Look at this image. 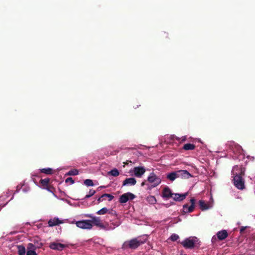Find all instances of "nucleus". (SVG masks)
Listing matches in <instances>:
<instances>
[{"label": "nucleus", "instance_id": "obj_1", "mask_svg": "<svg viewBox=\"0 0 255 255\" xmlns=\"http://www.w3.org/2000/svg\"><path fill=\"white\" fill-rule=\"evenodd\" d=\"M244 168L238 166H234L232 170L233 174L234 176V185L239 189L242 190L245 188L244 180L242 176L244 174Z\"/></svg>", "mask_w": 255, "mask_h": 255}, {"label": "nucleus", "instance_id": "obj_2", "mask_svg": "<svg viewBox=\"0 0 255 255\" xmlns=\"http://www.w3.org/2000/svg\"><path fill=\"white\" fill-rule=\"evenodd\" d=\"M147 240V236L146 235L132 239L128 241V248L135 250L140 245L146 243Z\"/></svg>", "mask_w": 255, "mask_h": 255}, {"label": "nucleus", "instance_id": "obj_3", "mask_svg": "<svg viewBox=\"0 0 255 255\" xmlns=\"http://www.w3.org/2000/svg\"><path fill=\"white\" fill-rule=\"evenodd\" d=\"M83 217L91 218V220H90L93 226H95L100 229L103 227V223L102 222L100 217L95 216L92 214H85L83 215Z\"/></svg>", "mask_w": 255, "mask_h": 255}, {"label": "nucleus", "instance_id": "obj_4", "mask_svg": "<svg viewBox=\"0 0 255 255\" xmlns=\"http://www.w3.org/2000/svg\"><path fill=\"white\" fill-rule=\"evenodd\" d=\"M197 241V238H189L182 241L181 244L185 249H192L195 247Z\"/></svg>", "mask_w": 255, "mask_h": 255}, {"label": "nucleus", "instance_id": "obj_5", "mask_svg": "<svg viewBox=\"0 0 255 255\" xmlns=\"http://www.w3.org/2000/svg\"><path fill=\"white\" fill-rule=\"evenodd\" d=\"M75 224L77 227L82 229L90 230L93 228L90 220L78 221L75 222Z\"/></svg>", "mask_w": 255, "mask_h": 255}, {"label": "nucleus", "instance_id": "obj_6", "mask_svg": "<svg viewBox=\"0 0 255 255\" xmlns=\"http://www.w3.org/2000/svg\"><path fill=\"white\" fill-rule=\"evenodd\" d=\"M146 169L143 166L134 167L132 169H130L129 172L134 175L136 177L141 178L145 173Z\"/></svg>", "mask_w": 255, "mask_h": 255}, {"label": "nucleus", "instance_id": "obj_7", "mask_svg": "<svg viewBox=\"0 0 255 255\" xmlns=\"http://www.w3.org/2000/svg\"><path fill=\"white\" fill-rule=\"evenodd\" d=\"M147 181L153 184V186H157L161 182V179L157 176L154 172L150 173L147 177Z\"/></svg>", "mask_w": 255, "mask_h": 255}, {"label": "nucleus", "instance_id": "obj_8", "mask_svg": "<svg viewBox=\"0 0 255 255\" xmlns=\"http://www.w3.org/2000/svg\"><path fill=\"white\" fill-rule=\"evenodd\" d=\"M120 225V223L119 222H116L115 223H107L105 224H103V227H101L100 229L104 230L105 231H111L113 230L116 227H118Z\"/></svg>", "mask_w": 255, "mask_h": 255}, {"label": "nucleus", "instance_id": "obj_9", "mask_svg": "<svg viewBox=\"0 0 255 255\" xmlns=\"http://www.w3.org/2000/svg\"><path fill=\"white\" fill-rule=\"evenodd\" d=\"M191 205L189 206L188 204H184L183 206V211L184 213H191L195 209L196 200L194 198L190 199Z\"/></svg>", "mask_w": 255, "mask_h": 255}, {"label": "nucleus", "instance_id": "obj_10", "mask_svg": "<svg viewBox=\"0 0 255 255\" xmlns=\"http://www.w3.org/2000/svg\"><path fill=\"white\" fill-rule=\"evenodd\" d=\"M62 223H63V221L59 219L58 217L51 218L48 222L49 227H53Z\"/></svg>", "mask_w": 255, "mask_h": 255}, {"label": "nucleus", "instance_id": "obj_11", "mask_svg": "<svg viewBox=\"0 0 255 255\" xmlns=\"http://www.w3.org/2000/svg\"><path fill=\"white\" fill-rule=\"evenodd\" d=\"M178 178H181L184 179H188L190 177H192V175L187 170H178L177 171Z\"/></svg>", "mask_w": 255, "mask_h": 255}, {"label": "nucleus", "instance_id": "obj_12", "mask_svg": "<svg viewBox=\"0 0 255 255\" xmlns=\"http://www.w3.org/2000/svg\"><path fill=\"white\" fill-rule=\"evenodd\" d=\"M173 195V193H172L170 189L166 186L163 189L162 191V197L164 198H169L170 197H172Z\"/></svg>", "mask_w": 255, "mask_h": 255}, {"label": "nucleus", "instance_id": "obj_13", "mask_svg": "<svg viewBox=\"0 0 255 255\" xmlns=\"http://www.w3.org/2000/svg\"><path fill=\"white\" fill-rule=\"evenodd\" d=\"M49 247L52 250L62 251L65 247V245L61 243L54 242L50 244Z\"/></svg>", "mask_w": 255, "mask_h": 255}, {"label": "nucleus", "instance_id": "obj_14", "mask_svg": "<svg viewBox=\"0 0 255 255\" xmlns=\"http://www.w3.org/2000/svg\"><path fill=\"white\" fill-rule=\"evenodd\" d=\"M187 195L188 193L184 194L173 193V198L176 201H182L186 198Z\"/></svg>", "mask_w": 255, "mask_h": 255}, {"label": "nucleus", "instance_id": "obj_15", "mask_svg": "<svg viewBox=\"0 0 255 255\" xmlns=\"http://www.w3.org/2000/svg\"><path fill=\"white\" fill-rule=\"evenodd\" d=\"M35 249V246L29 243L27 246V251L26 252V255H37L35 251H34Z\"/></svg>", "mask_w": 255, "mask_h": 255}, {"label": "nucleus", "instance_id": "obj_16", "mask_svg": "<svg viewBox=\"0 0 255 255\" xmlns=\"http://www.w3.org/2000/svg\"><path fill=\"white\" fill-rule=\"evenodd\" d=\"M217 236L219 240L222 241L228 236V234L226 230H222L217 233Z\"/></svg>", "mask_w": 255, "mask_h": 255}, {"label": "nucleus", "instance_id": "obj_17", "mask_svg": "<svg viewBox=\"0 0 255 255\" xmlns=\"http://www.w3.org/2000/svg\"><path fill=\"white\" fill-rule=\"evenodd\" d=\"M96 214L100 215H105L106 214H113V211L110 210L106 207H104L100 209V210L96 212Z\"/></svg>", "mask_w": 255, "mask_h": 255}, {"label": "nucleus", "instance_id": "obj_18", "mask_svg": "<svg viewBox=\"0 0 255 255\" xmlns=\"http://www.w3.org/2000/svg\"><path fill=\"white\" fill-rule=\"evenodd\" d=\"M167 178L168 179L170 180L171 181H174L175 179L178 178L177 172H172L169 173L167 175Z\"/></svg>", "mask_w": 255, "mask_h": 255}, {"label": "nucleus", "instance_id": "obj_19", "mask_svg": "<svg viewBox=\"0 0 255 255\" xmlns=\"http://www.w3.org/2000/svg\"><path fill=\"white\" fill-rule=\"evenodd\" d=\"M199 205L200 208L202 210H206L209 208V206L208 204L206 203L203 200H200L199 201Z\"/></svg>", "mask_w": 255, "mask_h": 255}, {"label": "nucleus", "instance_id": "obj_20", "mask_svg": "<svg viewBox=\"0 0 255 255\" xmlns=\"http://www.w3.org/2000/svg\"><path fill=\"white\" fill-rule=\"evenodd\" d=\"M196 146L194 144L186 143L185 144L183 147V149L185 150H192L195 149Z\"/></svg>", "mask_w": 255, "mask_h": 255}, {"label": "nucleus", "instance_id": "obj_21", "mask_svg": "<svg viewBox=\"0 0 255 255\" xmlns=\"http://www.w3.org/2000/svg\"><path fill=\"white\" fill-rule=\"evenodd\" d=\"M17 252L19 255H25V248L23 245L17 246Z\"/></svg>", "mask_w": 255, "mask_h": 255}, {"label": "nucleus", "instance_id": "obj_22", "mask_svg": "<svg viewBox=\"0 0 255 255\" xmlns=\"http://www.w3.org/2000/svg\"><path fill=\"white\" fill-rule=\"evenodd\" d=\"M120 203L123 204L128 202V193H124L119 198Z\"/></svg>", "mask_w": 255, "mask_h": 255}, {"label": "nucleus", "instance_id": "obj_23", "mask_svg": "<svg viewBox=\"0 0 255 255\" xmlns=\"http://www.w3.org/2000/svg\"><path fill=\"white\" fill-rule=\"evenodd\" d=\"M147 201L150 204H154L156 203V199L153 196H149L147 197Z\"/></svg>", "mask_w": 255, "mask_h": 255}, {"label": "nucleus", "instance_id": "obj_24", "mask_svg": "<svg viewBox=\"0 0 255 255\" xmlns=\"http://www.w3.org/2000/svg\"><path fill=\"white\" fill-rule=\"evenodd\" d=\"M40 171L42 173L46 174H51L52 172V169L51 168H45L40 169Z\"/></svg>", "mask_w": 255, "mask_h": 255}, {"label": "nucleus", "instance_id": "obj_25", "mask_svg": "<svg viewBox=\"0 0 255 255\" xmlns=\"http://www.w3.org/2000/svg\"><path fill=\"white\" fill-rule=\"evenodd\" d=\"M84 184L87 187H91L94 186V183L91 179H86L84 181Z\"/></svg>", "mask_w": 255, "mask_h": 255}, {"label": "nucleus", "instance_id": "obj_26", "mask_svg": "<svg viewBox=\"0 0 255 255\" xmlns=\"http://www.w3.org/2000/svg\"><path fill=\"white\" fill-rule=\"evenodd\" d=\"M79 171L77 169L70 170L67 173L68 175H77L78 174Z\"/></svg>", "mask_w": 255, "mask_h": 255}, {"label": "nucleus", "instance_id": "obj_27", "mask_svg": "<svg viewBox=\"0 0 255 255\" xmlns=\"http://www.w3.org/2000/svg\"><path fill=\"white\" fill-rule=\"evenodd\" d=\"M95 193H96V191L95 190H94L93 189H90L89 191V194H87L85 196L84 199H87V198L91 197L93 195H94Z\"/></svg>", "mask_w": 255, "mask_h": 255}, {"label": "nucleus", "instance_id": "obj_28", "mask_svg": "<svg viewBox=\"0 0 255 255\" xmlns=\"http://www.w3.org/2000/svg\"><path fill=\"white\" fill-rule=\"evenodd\" d=\"M21 188H22V186H21V185H20V184L17 186V187H16V190H15V191L13 193V194L12 195V197H11V199L9 200V201H10V200H11L12 199H13V198H14V194H16V193H18V192H19V190H20V189H21Z\"/></svg>", "mask_w": 255, "mask_h": 255}, {"label": "nucleus", "instance_id": "obj_29", "mask_svg": "<svg viewBox=\"0 0 255 255\" xmlns=\"http://www.w3.org/2000/svg\"><path fill=\"white\" fill-rule=\"evenodd\" d=\"M136 183V180L134 178H128V185H134Z\"/></svg>", "mask_w": 255, "mask_h": 255}, {"label": "nucleus", "instance_id": "obj_30", "mask_svg": "<svg viewBox=\"0 0 255 255\" xmlns=\"http://www.w3.org/2000/svg\"><path fill=\"white\" fill-rule=\"evenodd\" d=\"M110 173L114 176H117L119 174V171L117 169H114L110 171Z\"/></svg>", "mask_w": 255, "mask_h": 255}, {"label": "nucleus", "instance_id": "obj_31", "mask_svg": "<svg viewBox=\"0 0 255 255\" xmlns=\"http://www.w3.org/2000/svg\"><path fill=\"white\" fill-rule=\"evenodd\" d=\"M179 238V236L175 234H173L170 237V240L173 242L177 241Z\"/></svg>", "mask_w": 255, "mask_h": 255}, {"label": "nucleus", "instance_id": "obj_32", "mask_svg": "<svg viewBox=\"0 0 255 255\" xmlns=\"http://www.w3.org/2000/svg\"><path fill=\"white\" fill-rule=\"evenodd\" d=\"M49 181V179L48 178H45V179H41L40 183L43 186H47Z\"/></svg>", "mask_w": 255, "mask_h": 255}, {"label": "nucleus", "instance_id": "obj_33", "mask_svg": "<svg viewBox=\"0 0 255 255\" xmlns=\"http://www.w3.org/2000/svg\"><path fill=\"white\" fill-rule=\"evenodd\" d=\"M21 186L22 187L23 186L22 190L24 193H27L30 190V187L28 186L24 185V184Z\"/></svg>", "mask_w": 255, "mask_h": 255}, {"label": "nucleus", "instance_id": "obj_34", "mask_svg": "<svg viewBox=\"0 0 255 255\" xmlns=\"http://www.w3.org/2000/svg\"><path fill=\"white\" fill-rule=\"evenodd\" d=\"M108 197V200L109 201H111L114 198V196L111 194H104L103 195H102L101 196V197Z\"/></svg>", "mask_w": 255, "mask_h": 255}, {"label": "nucleus", "instance_id": "obj_35", "mask_svg": "<svg viewBox=\"0 0 255 255\" xmlns=\"http://www.w3.org/2000/svg\"><path fill=\"white\" fill-rule=\"evenodd\" d=\"M65 182L67 183H70V184H73L74 183V180L71 177H68L65 180Z\"/></svg>", "mask_w": 255, "mask_h": 255}, {"label": "nucleus", "instance_id": "obj_36", "mask_svg": "<svg viewBox=\"0 0 255 255\" xmlns=\"http://www.w3.org/2000/svg\"><path fill=\"white\" fill-rule=\"evenodd\" d=\"M135 195L131 193L128 192V200H132L135 198Z\"/></svg>", "mask_w": 255, "mask_h": 255}, {"label": "nucleus", "instance_id": "obj_37", "mask_svg": "<svg viewBox=\"0 0 255 255\" xmlns=\"http://www.w3.org/2000/svg\"><path fill=\"white\" fill-rule=\"evenodd\" d=\"M248 228L247 226H246V227H242L240 229V233L241 234H244V231H245V230Z\"/></svg>", "mask_w": 255, "mask_h": 255}, {"label": "nucleus", "instance_id": "obj_38", "mask_svg": "<svg viewBox=\"0 0 255 255\" xmlns=\"http://www.w3.org/2000/svg\"><path fill=\"white\" fill-rule=\"evenodd\" d=\"M128 248V241H125L122 247V249L126 250Z\"/></svg>", "mask_w": 255, "mask_h": 255}, {"label": "nucleus", "instance_id": "obj_39", "mask_svg": "<svg viewBox=\"0 0 255 255\" xmlns=\"http://www.w3.org/2000/svg\"><path fill=\"white\" fill-rule=\"evenodd\" d=\"M147 190H151L152 188L155 187L156 186H153V184H151V185H149L148 184H147Z\"/></svg>", "mask_w": 255, "mask_h": 255}, {"label": "nucleus", "instance_id": "obj_40", "mask_svg": "<svg viewBox=\"0 0 255 255\" xmlns=\"http://www.w3.org/2000/svg\"><path fill=\"white\" fill-rule=\"evenodd\" d=\"M11 191H10L9 190H8L6 192V194H5V196L6 198L8 197L9 196V195L11 193Z\"/></svg>", "mask_w": 255, "mask_h": 255}, {"label": "nucleus", "instance_id": "obj_41", "mask_svg": "<svg viewBox=\"0 0 255 255\" xmlns=\"http://www.w3.org/2000/svg\"><path fill=\"white\" fill-rule=\"evenodd\" d=\"M128 185V178H126L124 181V182H123V185L124 186H126Z\"/></svg>", "mask_w": 255, "mask_h": 255}, {"label": "nucleus", "instance_id": "obj_42", "mask_svg": "<svg viewBox=\"0 0 255 255\" xmlns=\"http://www.w3.org/2000/svg\"><path fill=\"white\" fill-rule=\"evenodd\" d=\"M61 200H63V201H65V202H66V203H68V204H69V205H71L70 201H69V200H68L67 199H62Z\"/></svg>", "mask_w": 255, "mask_h": 255}, {"label": "nucleus", "instance_id": "obj_43", "mask_svg": "<svg viewBox=\"0 0 255 255\" xmlns=\"http://www.w3.org/2000/svg\"><path fill=\"white\" fill-rule=\"evenodd\" d=\"M147 183H146V181L144 180V181H143L141 183V186H143L144 185H147Z\"/></svg>", "mask_w": 255, "mask_h": 255}, {"label": "nucleus", "instance_id": "obj_44", "mask_svg": "<svg viewBox=\"0 0 255 255\" xmlns=\"http://www.w3.org/2000/svg\"><path fill=\"white\" fill-rule=\"evenodd\" d=\"M105 188V186H99V187L98 188V190H100V189H102V188Z\"/></svg>", "mask_w": 255, "mask_h": 255}, {"label": "nucleus", "instance_id": "obj_45", "mask_svg": "<svg viewBox=\"0 0 255 255\" xmlns=\"http://www.w3.org/2000/svg\"><path fill=\"white\" fill-rule=\"evenodd\" d=\"M102 198V197H101H101H100L98 198V202H99H99H100L102 201V200H101V198Z\"/></svg>", "mask_w": 255, "mask_h": 255}, {"label": "nucleus", "instance_id": "obj_46", "mask_svg": "<svg viewBox=\"0 0 255 255\" xmlns=\"http://www.w3.org/2000/svg\"><path fill=\"white\" fill-rule=\"evenodd\" d=\"M216 240V238L215 237H213L212 239V241L213 242H214V240Z\"/></svg>", "mask_w": 255, "mask_h": 255}, {"label": "nucleus", "instance_id": "obj_47", "mask_svg": "<svg viewBox=\"0 0 255 255\" xmlns=\"http://www.w3.org/2000/svg\"><path fill=\"white\" fill-rule=\"evenodd\" d=\"M128 163H129V162L131 163V161L130 160H128Z\"/></svg>", "mask_w": 255, "mask_h": 255}, {"label": "nucleus", "instance_id": "obj_48", "mask_svg": "<svg viewBox=\"0 0 255 255\" xmlns=\"http://www.w3.org/2000/svg\"><path fill=\"white\" fill-rule=\"evenodd\" d=\"M2 198V196H0V199Z\"/></svg>", "mask_w": 255, "mask_h": 255}]
</instances>
